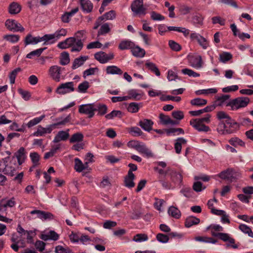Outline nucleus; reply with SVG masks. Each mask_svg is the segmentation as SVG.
<instances>
[{"instance_id":"nucleus-6","label":"nucleus","mask_w":253,"mask_h":253,"mask_svg":"<svg viewBox=\"0 0 253 253\" xmlns=\"http://www.w3.org/2000/svg\"><path fill=\"white\" fill-rule=\"evenodd\" d=\"M218 176L221 179L232 182L240 177V174L232 169H228L221 171L218 174Z\"/></svg>"},{"instance_id":"nucleus-22","label":"nucleus","mask_w":253,"mask_h":253,"mask_svg":"<svg viewBox=\"0 0 253 253\" xmlns=\"http://www.w3.org/2000/svg\"><path fill=\"white\" fill-rule=\"evenodd\" d=\"M153 122L151 120L147 119H144L140 120L139 122V126L144 130L149 132L152 129Z\"/></svg>"},{"instance_id":"nucleus-52","label":"nucleus","mask_w":253,"mask_h":253,"mask_svg":"<svg viewBox=\"0 0 253 253\" xmlns=\"http://www.w3.org/2000/svg\"><path fill=\"white\" fill-rule=\"evenodd\" d=\"M232 57V55L229 52H223L219 55V60L225 63L226 62L230 60Z\"/></svg>"},{"instance_id":"nucleus-47","label":"nucleus","mask_w":253,"mask_h":253,"mask_svg":"<svg viewBox=\"0 0 253 253\" xmlns=\"http://www.w3.org/2000/svg\"><path fill=\"white\" fill-rule=\"evenodd\" d=\"M70 62L69 55L67 52H63L61 54L60 63L62 65H66Z\"/></svg>"},{"instance_id":"nucleus-51","label":"nucleus","mask_w":253,"mask_h":253,"mask_svg":"<svg viewBox=\"0 0 253 253\" xmlns=\"http://www.w3.org/2000/svg\"><path fill=\"white\" fill-rule=\"evenodd\" d=\"M148 240V237L145 234H137L133 238V241L136 242H141Z\"/></svg>"},{"instance_id":"nucleus-20","label":"nucleus","mask_w":253,"mask_h":253,"mask_svg":"<svg viewBox=\"0 0 253 253\" xmlns=\"http://www.w3.org/2000/svg\"><path fill=\"white\" fill-rule=\"evenodd\" d=\"M137 151L139 153L143 154L147 158H152L154 157V154L152 151L142 142L141 143Z\"/></svg>"},{"instance_id":"nucleus-24","label":"nucleus","mask_w":253,"mask_h":253,"mask_svg":"<svg viewBox=\"0 0 253 253\" xmlns=\"http://www.w3.org/2000/svg\"><path fill=\"white\" fill-rule=\"evenodd\" d=\"M74 168L77 172H81L84 170L88 169V166L86 165L85 162L83 163L81 160L77 158L75 159Z\"/></svg>"},{"instance_id":"nucleus-3","label":"nucleus","mask_w":253,"mask_h":253,"mask_svg":"<svg viewBox=\"0 0 253 253\" xmlns=\"http://www.w3.org/2000/svg\"><path fill=\"white\" fill-rule=\"evenodd\" d=\"M75 84L73 82H66L60 84L55 90V92L59 95H65L75 91Z\"/></svg>"},{"instance_id":"nucleus-45","label":"nucleus","mask_w":253,"mask_h":253,"mask_svg":"<svg viewBox=\"0 0 253 253\" xmlns=\"http://www.w3.org/2000/svg\"><path fill=\"white\" fill-rule=\"evenodd\" d=\"M128 132L133 136H139L142 134L143 132L138 127L134 126L128 128Z\"/></svg>"},{"instance_id":"nucleus-41","label":"nucleus","mask_w":253,"mask_h":253,"mask_svg":"<svg viewBox=\"0 0 253 253\" xmlns=\"http://www.w3.org/2000/svg\"><path fill=\"white\" fill-rule=\"evenodd\" d=\"M45 118V115H42L40 117L35 118L33 119L30 120L27 124V126L29 127H32L37 124H39L44 118Z\"/></svg>"},{"instance_id":"nucleus-25","label":"nucleus","mask_w":253,"mask_h":253,"mask_svg":"<svg viewBox=\"0 0 253 253\" xmlns=\"http://www.w3.org/2000/svg\"><path fill=\"white\" fill-rule=\"evenodd\" d=\"M14 156L17 159L18 164L19 165H22L26 159L24 148L21 147L18 151L15 153Z\"/></svg>"},{"instance_id":"nucleus-61","label":"nucleus","mask_w":253,"mask_h":253,"mask_svg":"<svg viewBox=\"0 0 253 253\" xmlns=\"http://www.w3.org/2000/svg\"><path fill=\"white\" fill-rule=\"evenodd\" d=\"M169 44L170 48L174 51H178L181 49V46L178 43L173 41H169Z\"/></svg>"},{"instance_id":"nucleus-26","label":"nucleus","mask_w":253,"mask_h":253,"mask_svg":"<svg viewBox=\"0 0 253 253\" xmlns=\"http://www.w3.org/2000/svg\"><path fill=\"white\" fill-rule=\"evenodd\" d=\"M187 140L183 137L178 138L174 143V149L177 154H180L181 151L182 146L185 145Z\"/></svg>"},{"instance_id":"nucleus-44","label":"nucleus","mask_w":253,"mask_h":253,"mask_svg":"<svg viewBox=\"0 0 253 253\" xmlns=\"http://www.w3.org/2000/svg\"><path fill=\"white\" fill-rule=\"evenodd\" d=\"M84 135L81 133H76L72 135L70 139V143L80 142L83 141Z\"/></svg>"},{"instance_id":"nucleus-60","label":"nucleus","mask_w":253,"mask_h":253,"mask_svg":"<svg viewBox=\"0 0 253 253\" xmlns=\"http://www.w3.org/2000/svg\"><path fill=\"white\" fill-rule=\"evenodd\" d=\"M95 108H97L98 113L100 115H104L107 113V107L104 104H99Z\"/></svg>"},{"instance_id":"nucleus-53","label":"nucleus","mask_w":253,"mask_h":253,"mask_svg":"<svg viewBox=\"0 0 253 253\" xmlns=\"http://www.w3.org/2000/svg\"><path fill=\"white\" fill-rule=\"evenodd\" d=\"M110 31V28L108 23H105L101 25L98 32V35H102L109 33Z\"/></svg>"},{"instance_id":"nucleus-59","label":"nucleus","mask_w":253,"mask_h":253,"mask_svg":"<svg viewBox=\"0 0 253 253\" xmlns=\"http://www.w3.org/2000/svg\"><path fill=\"white\" fill-rule=\"evenodd\" d=\"M156 238L159 242L162 243H166L169 240L168 236L162 233L158 234L156 236Z\"/></svg>"},{"instance_id":"nucleus-2","label":"nucleus","mask_w":253,"mask_h":253,"mask_svg":"<svg viewBox=\"0 0 253 253\" xmlns=\"http://www.w3.org/2000/svg\"><path fill=\"white\" fill-rule=\"evenodd\" d=\"M70 120V116L68 115L62 121L47 126L46 127H43L41 126H39L37 131L34 132L33 133V136L39 137L43 136L47 133H50L52 130L55 128L57 126L59 125H64L66 123L69 122Z\"/></svg>"},{"instance_id":"nucleus-21","label":"nucleus","mask_w":253,"mask_h":253,"mask_svg":"<svg viewBox=\"0 0 253 253\" xmlns=\"http://www.w3.org/2000/svg\"><path fill=\"white\" fill-rule=\"evenodd\" d=\"M135 178V175L131 171H128L127 174L125 178V185L127 188H132L135 186V183L133 182V180Z\"/></svg>"},{"instance_id":"nucleus-48","label":"nucleus","mask_w":253,"mask_h":253,"mask_svg":"<svg viewBox=\"0 0 253 253\" xmlns=\"http://www.w3.org/2000/svg\"><path fill=\"white\" fill-rule=\"evenodd\" d=\"M239 228L243 232L247 234L250 237L253 238V232L248 226L242 224L240 225Z\"/></svg>"},{"instance_id":"nucleus-1","label":"nucleus","mask_w":253,"mask_h":253,"mask_svg":"<svg viewBox=\"0 0 253 253\" xmlns=\"http://www.w3.org/2000/svg\"><path fill=\"white\" fill-rule=\"evenodd\" d=\"M217 118L222 121L217 128V131L220 134H229L233 133L237 127V123L225 112L219 111L217 113Z\"/></svg>"},{"instance_id":"nucleus-23","label":"nucleus","mask_w":253,"mask_h":253,"mask_svg":"<svg viewBox=\"0 0 253 253\" xmlns=\"http://www.w3.org/2000/svg\"><path fill=\"white\" fill-rule=\"evenodd\" d=\"M170 176V180L174 184H180L182 180V176L181 174L173 170H171L169 174Z\"/></svg>"},{"instance_id":"nucleus-14","label":"nucleus","mask_w":253,"mask_h":253,"mask_svg":"<svg viewBox=\"0 0 253 253\" xmlns=\"http://www.w3.org/2000/svg\"><path fill=\"white\" fill-rule=\"evenodd\" d=\"M188 60L191 66L193 68L199 69L202 67V57L200 55H189Z\"/></svg>"},{"instance_id":"nucleus-9","label":"nucleus","mask_w":253,"mask_h":253,"mask_svg":"<svg viewBox=\"0 0 253 253\" xmlns=\"http://www.w3.org/2000/svg\"><path fill=\"white\" fill-rule=\"evenodd\" d=\"M85 32L83 30L78 31L74 37L76 39V42H75V46L71 48V50L72 52H79L80 51L83 47V42H82V38Z\"/></svg>"},{"instance_id":"nucleus-17","label":"nucleus","mask_w":253,"mask_h":253,"mask_svg":"<svg viewBox=\"0 0 253 253\" xmlns=\"http://www.w3.org/2000/svg\"><path fill=\"white\" fill-rule=\"evenodd\" d=\"M75 42H76V39L74 37H70L59 42L57 46L61 49H66L70 47L72 48L75 46Z\"/></svg>"},{"instance_id":"nucleus-18","label":"nucleus","mask_w":253,"mask_h":253,"mask_svg":"<svg viewBox=\"0 0 253 253\" xmlns=\"http://www.w3.org/2000/svg\"><path fill=\"white\" fill-rule=\"evenodd\" d=\"M69 129H67L66 131H59L55 135L53 142L58 143L61 141H65L67 140L69 137Z\"/></svg>"},{"instance_id":"nucleus-12","label":"nucleus","mask_w":253,"mask_h":253,"mask_svg":"<svg viewBox=\"0 0 253 253\" xmlns=\"http://www.w3.org/2000/svg\"><path fill=\"white\" fill-rule=\"evenodd\" d=\"M211 234L213 236L218 237L220 240L225 242H228L230 244H232V247L233 249H237L238 248V245L235 244V239L231 237L229 234L225 233H215L213 232L211 233Z\"/></svg>"},{"instance_id":"nucleus-39","label":"nucleus","mask_w":253,"mask_h":253,"mask_svg":"<svg viewBox=\"0 0 253 253\" xmlns=\"http://www.w3.org/2000/svg\"><path fill=\"white\" fill-rule=\"evenodd\" d=\"M134 46V43L130 41L124 40L122 41L119 45V48L121 50H125L128 49H132Z\"/></svg>"},{"instance_id":"nucleus-37","label":"nucleus","mask_w":253,"mask_h":253,"mask_svg":"<svg viewBox=\"0 0 253 253\" xmlns=\"http://www.w3.org/2000/svg\"><path fill=\"white\" fill-rule=\"evenodd\" d=\"M107 74L121 75L123 73L122 70L116 66H109L106 69Z\"/></svg>"},{"instance_id":"nucleus-55","label":"nucleus","mask_w":253,"mask_h":253,"mask_svg":"<svg viewBox=\"0 0 253 253\" xmlns=\"http://www.w3.org/2000/svg\"><path fill=\"white\" fill-rule=\"evenodd\" d=\"M181 72L184 75H187L189 77H198L200 76V74L199 73H197L194 72V71L188 68H185L182 69L181 70Z\"/></svg>"},{"instance_id":"nucleus-8","label":"nucleus","mask_w":253,"mask_h":253,"mask_svg":"<svg viewBox=\"0 0 253 253\" xmlns=\"http://www.w3.org/2000/svg\"><path fill=\"white\" fill-rule=\"evenodd\" d=\"M64 70V68H62L57 65H53L49 68L48 74L49 76L54 81L56 82H59L61 80L62 72Z\"/></svg>"},{"instance_id":"nucleus-7","label":"nucleus","mask_w":253,"mask_h":253,"mask_svg":"<svg viewBox=\"0 0 253 253\" xmlns=\"http://www.w3.org/2000/svg\"><path fill=\"white\" fill-rule=\"evenodd\" d=\"M131 9L134 15L137 14H146V7L143 5V0H135L131 5Z\"/></svg>"},{"instance_id":"nucleus-29","label":"nucleus","mask_w":253,"mask_h":253,"mask_svg":"<svg viewBox=\"0 0 253 253\" xmlns=\"http://www.w3.org/2000/svg\"><path fill=\"white\" fill-rule=\"evenodd\" d=\"M159 118L163 125H175L178 124L177 122L172 120L169 116L165 115L163 114L160 115Z\"/></svg>"},{"instance_id":"nucleus-38","label":"nucleus","mask_w":253,"mask_h":253,"mask_svg":"<svg viewBox=\"0 0 253 253\" xmlns=\"http://www.w3.org/2000/svg\"><path fill=\"white\" fill-rule=\"evenodd\" d=\"M145 66L147 67L149 70L151 72L155 73L157 76H160L161 75L159 69L157 67L156 65L153 62L150 61H147L145 63Z\"/></svg>"},{"instance_id":"nucleus-5","label":"nucleus","mask_w":253,"mask_h":253,"mask_svg":"<svg viewBox=\"0 0 253 253\" xmlns=\"http://www.w3.org/2000/svg\"><path fill=\"white\" fill-rule=\"evenodd\" d=\"M9 159V157H7L0 161V172L12 176L14 175L15 169L14 167L8 165Z\"/></svg>"},{"instance_id":"nucleus-10","label":"nucleus","mask_w":253,"mask_h":253,"mask_svg":"<svg viewBox=\"0 0 253 253\" xmlns=\"http://www.w3.org/2000/svg\"><path fill=\"white\" fill-rule=\"evenodd\" d=\"M5 26L8 30L14 32L24 31V28L21 24L13 19L6 20L5 22Z\"/></svg>"},{"instance_id":"nucleus-35","label":"nucleus","mask_w":253,"mask_h":253,"mask_svg":"<svg viewBox=\"0 0 253 253\" xmlns=\"http://www.w3.org/2000/svg\"><path fill=\"white\" fill-rule=\"evenodd\" d=\"M200 219L194 216H189L186 218L185 225L186 227H190L194 225L198 224L200 222Z\"/></svg>"},{"instance_id":"nucleus-16","label":"nucleus","mask_w":253,"mask_h":253,"mask_svg":"<svg viewBox=\"0 0 253 253\" xmlns=\"http://www.w3.org/2000/svg\"><path fill=\"white\" fill-rule=\"evenodd\" d=\"M15 205V202L14 199L2 200L0 202V212L3 213L5 212L8 208H12Z\"/></svg>"},{"instance_id":"nucleus-50","label":"nucleus","mask_w":253,"mask_h":253,"mask_svg":"<svg viewBox=\"0 0 253 253\" xmlns=\"http://www.w3.org/2000/svg\"><path fill=\"white\" fill-rule=\"evenodd\" d=\"M89 87V83L87 81H84L79 85L78 91L80 93H85Z\"/></svg>"},{"instance_id":"nucleus-34","label":"nucleus","mask_w":253,"mask_h":253,"mask_svg":"<svg viewBox=\"0 0 253 253\" xmlns=\"http://www.w3.org/2000/svg\"><path fill=\"white\" fill-rule=\"evenodd\" d=\"M131 51L133 55L135 57H143L145 55V51L144 49L140 48L138 46H134V45Z\"/></svg>"},{"instance_id":"nucleus-64","label":"nucleus","mask_w":253,"mask_h":253,"mask_svg":"<svg viewBox=\"0 0 253 253\" xmlns=\"http://www.w3.org/2000/svg\"><path fill=\"white\" fill-rule=\"evenodd\" d=\"M30 157L32 160V162L34 164V166H37L38 164V162L40 160L39 155L36 152H33L30 154Z\"/></svg>"},{"instance_id":"nucleus-62","label":"nucleus","mask_w":253,"mask_h":253,"mask_svg":"<svg viewBox=\"0 0 253 253\" xmlns=\"http://www.w3.org/2000/svg\"><path fill=\"white\" fill-rule=\"evenodd\" d=\"M56 253H70V250L68 248H64L63 246L58 245L55 248Z\"/></svg>"},{"instance_id":"nucleus-46","label":"nucleus","mask_w":253,"mask_h":253,"mask_svg":"<svg viewBox=\"0 0 253 253\" xmlns=\"http://www.w3.org/2000/svg\"><path fill=\"white\" fill-rule=\"evenodd\" d=\"M190 103L192 105L201 106L206 105L207 101L200 98H196L191 100Z\"/></svg>"},{"instance_id":"nucleus-43","label":"nucleus","mask_w":253,"mask_h":253,"mask_svg":"<svg viewBox=\"0 0 253 253\" xmlns=\"http://www.w3.org/2000/svg\"><path fill=\"white\" fill-rule=\"evenodd\" d=\"M45 49L46 47L41 48L32 51L27 54L26 57L29 59H31L33 56L39 57Z\"/></svg>"},{"instance_id":"nucleus-63","label":"nucleus","mask_w":253,"mask_h":253,"mask_svg":"<svg viewBox=\"0 0 253 253\" xmlns=\"http://www.w3.org/2000/svg\"><path fill=\"white\" fill-rule=\"evenodd\" d=\"M151 17L154 21H162L165 19L164 16L155 11L151 13Z\"/></svg>"},{"instance_id":"nucleus-4","label":"nucleus","mask_w":253,"mask_h":253,"mask_svg":"<svg viewBox=\"0 0 253 253\" xmlns=\"http://www.w3.org/2000/svg\"><path fill=\"white\" fill-rule=\"evenodd\" d=\"M249 101L250 99L248 97H238L230 101L227 104V106L231 107L232 110H235L246 107L249 103Z\"/></svg>"},{"instance_id":"nucleus-19","label":"nucleus","mask_w":253,"mask_h":253,"mask_svg":"<svg viewBox=\"0 0 253 253\" xmlns=\"http://www.w3.org/2000/svg\"><path fill=\"white\" fill-rule=\"evenodd\" d=\"M31 214H36L37 217L42 220H46L48 219H52L53 215L48 212L42 211L40 210H33L30 212Z\"/></svg>"},{"instance_id":"nucleus-15","label":"nucleus","mask_w":253,"mask_h":253,"mask_svg":"<svg viewBox=\"0 0 253 253\" xmlns=\"http://www.w3.org/2000/svg\"><path fill=\"white\" fill-rule=\"evenodd\" d=\"M190 124L199 131L208 132L210 130L209 126H205L203 123L195 119L191 120L190 122Z\"/></svg>"},{"instance_id":"nucleus-49","label":"nucleus","mask_w":253,"mask_h":253,"mask_svg":"<svg viewBox=\"0 0 253 253\" xmlns=\"http://www.w3.org/2000/svg\"><path fill=\"white\" fill-rule=\"evenodd\" d=\"M19 36L16 35H6L3 36V39L10 42L15 43L19 40Z\"/></svg>"},{"instance_id":"nucleus-58","label":"nucleus","mask_w":253,"mask_h":253,"mask_svg":"<svg viewBox=\"0 0 253 253\" xmlns=\"http://www.w3.org/2000/svg\"><path fill=\"white\" fill-rule=\"evenodd\" d=\"M206 187L199 181L194 182L193 185V190L197 192H201Z\"/></svg>"},{"instance_id":"nucleus-32","label":"nucleus","mask_w":253,"mask_h":253,"mask_svg":"<svg viewBox=\"0 0 253 253\" xmlns=\"http://www.w3.org/2000/svg\"><path fill=\"white\" fill-rule=\"evenodd\" d=\"M142 96V94L139 93L136 89H130L128 91V95L127 97H128L129 99H133L135 100H140Z\"/></svg>"},{"instance_id":"nucleus-13","label":"nucleus","mask_w":253,"mask_h":253,"mask_svg":"<svg viewBox=\"0 0 253 253\" xmlns=\"http://www.w3.org/2000/svg\"><path fill=\"white\" fill-rule=\"evenodd\" d=\"M94 58L100 63L104 64L114 58V54L112 53L107 54L104 52L100 51L94 54Z\"/></svg>"},{"instance_id":"nucleus-27","label":"nucleus","mask_w":253,"mask_h":253,"mask_svg":"<svg viewBox=\"0 0 253 253\" xmlns=\"http://www.w3.org/2000/svg\"><path fill=\"white\" fill-rule=\"evenodd\" d=\"M142 106V103L131 102L128 105L127 110L130 113H135L138 112Z\"/></svg>"},{"instance_id":"nucleus-36","label":"nucleus","mask_w":253,"mask_h":253,"mask_svg":"<svg viewBox=\"0 0 253 253\" xmlns=\"http://www.w3.org/2000/svg\"><path fill=\"white\" fill-rule=\"evenodd\" d=\"M8 10L11 14H16L20 12L21 7L18 3L13 2L9 6Z\"/></svg>"},{"instance_id":"nucleus-40","label":"nucleus","mask_w":253,"mask_h":253,"mask_svg":"<svg viewBox=\"0 0 253 253\" xmlns=\"http://www.w3.org/2000/svg\"><path fill=\"white\" fill-rule=\"evenodd\" d=\"M168 213L169 215L172 216L175 218H179L181 216V212L180 211L174 207H170Z\"/></svg>"},{"instance_id":"nucleus-54","label":"nucleus","mask_w":253,"mask_h":253,"mask_svg":"<svg viewBox=\"0 0 253 253\" xmlns=\"http://www.w3.org/2000/svg\"><path fill=\"white\" fill-rule=\"evenodd\" d=\"M122 112L118 110H113L110 113L107 114L105 118L107 119L111 120L114 119L115 117H121Z\"/></svg>"},{"instance_id":"nucleus-57","label":"nucleus","mask_w":253,"mask_h":253,"mask_svg":"<svg viewBox=\"0 0 253 253\" xmlns=\"http://www.w3.org/2000/svg\"><path fill=\"white\" fill-rule=\"evenodd\" d=\"M21 71V68H17L14 70H13L10 74H9V77L10 80V82L11 84H13L15 83V78L17 75V74Z\"/></svg>"},{"instance_id":"nucleus-56","label":"nucleus","mask_w":253,"mask_h":253,"mask_svg":"<svg viewBox=\"0 0 253 253\" xmlns=\"http://www.w3.org/2000/svg\"><path fill=\"white\" fill-rule=\"evenodd\" d=\"M67 31L66 29L63 28L56 31L54 33H53L55 40H57L61 37L65 36L67 35Z\"/></svg>"},{"instance_id":"nucleus-33","label":"nucleus","mask_w":253,"mask_h":253,"mask_svg":"<svg viewBox=\"0 0 253 253\" xmlns=\"http://www.w3.org/2000/svg\"><path fill=\"white\" fill-rule=\"evenodd\" d=\"M40 37H33L31 34L28 35L25 38V43L26 45L28 44H36L41 42Z\"/></svg>"},{"instance_id":"nucleus-28","label":"nucleus","mask_w":253,"mask_h":253,"mask_svg":"<svg viewBox=\"0 0 253 253\" xmlns=\"http://www.w3.org/2000/svg\"><path fill=\"white\" fill-rule=\"evenodd\" d=\"M80 4L84 11L88 13L92 11L93 4L89 0H80Z\"/></svg>"},{"instance_id":"nucleus-42","label":"nucleus","mask_w":253,"mask_h":253,"mask_svg":"<svg viewBox=\"0 0 253 253\" xmlns=\"http://www.w3.org/2000/svg\"><path fill=\"white\" fill-rule=\"evenodd\" d=\"M159 182L162 184L163 188L165 189H173L175 187V184L172 183L171 181L169 182L166 180L161 179L159 180Z\"/></svg>"},{"instance_id":"nucleus-31","label":"nucleus","mask_w":253,"mask_h":253,"mask_svg":"<svg viewBox=\"0 0 253 253\" xmlns=\"http://www.w3.org/2000/svg\"><path fill=\"white\" fill-rule=\"evenodd\" d=\"M88 59L87 56H81L79 58H76L72 65V69H75L83 65L84 62Z\"/></svg>"},{"instance_id":"nucleus-30","label":"nucleus","mask_w":253,"mask_h":253,"mask_svg":"<svg viewBox=\"0 0 253 253\" xmlns=\"http://www.w3.org/2000/svg\"><path fill=\"white\" fill-rule=\"evenodd\" d=\"M59 238V235L54 231H50L46 234L42 235L41 239L44 241H47L49 239L56 241Z\"/></svg>"},{"instance_id":"nucleus-11","label":"nucleus","mask_w":253,"mask_h":253,"mask_svg":"<svg viewBox=\"0 0 253 253\" xmlns=\"http://www.w3.org/2000/svg\"><path fill=\"white\" fill-rule=\"evenodd\" d=\"M97 110L95 108L93 104H87L81 105L79 106V112L82 114H84L88 115L89 118H92L94 115V111Z\"/></svg>"}]
</instances>
